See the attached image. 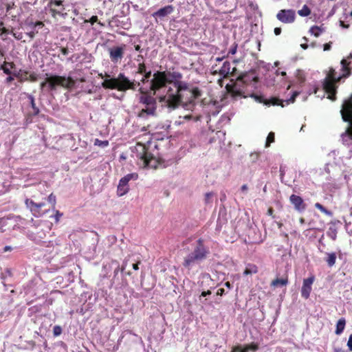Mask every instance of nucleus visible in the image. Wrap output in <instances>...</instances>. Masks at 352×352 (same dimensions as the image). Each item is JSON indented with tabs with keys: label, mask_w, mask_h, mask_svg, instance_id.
<instances>
[{
	"label": "nucleus",
	"mask_w": 352,
	"mask_h": 352,
	"mask_svg": "<svg viewBox=\"0 0 352 352\" xmlns=\"http://www.w3.org/2000/svg\"><path fill=\"white\" fill-rule=\"evenodd\" d=\"M101 78H105L102 82V87L105 89H116L119 91H126L129 89L135 90L137 86H140V82L131 81L124 73H120L116 78H110L107 73L104 74L100 73L98 74Z\"/></svg>",
	"instance_id": "obj_1"
},
{
	"label": "nucleus",
	"mask_w": 352,
	"mask_h": 352,
	"mask_svg": "<svg viewBox=\"0 0 352 352\" xmlns=\"http://www.w3.org/2000/svg\"><path fill=\"white\" fill-rule=\"evenodd\" d=\"M76 81L70 76L65 77L59 75H52L45 78V80L40 84L41 89L47 88L48 91H54L58 86L67 89H72Z\"/></svg>",
	"instance_id": "obj_2"
},
{
	"label": "nucleus",
	"mask_w": 352,
	"mask_h": 352,
	"mask_svg": "<svg viewBox=\"0 0 352 352\" xmlns=\"http://www.w3.org/2000/svg\"><path fill=\"white\" fill-rule=\"evenodd\" d=\"M138 91L141 94L139 98V103L144 104L145 107L139 111L138 116L144 118L145 115L155 116L157 110L156 98L151 96L148 91H145L142 87H140Z\"/></svg>",
	"instance_id": "obj_3"
},
{
	"label": "nucleus",
	"mask_w": 352,
	"mask_h": 352,
	"mask_svg": "<svg viewBox=\"0 0 352 352\" xmlns=\"http://www.w3.org/2000/svg\"><path fill=\"white\" fill-rule=\"evenodd\" d=\"M168 77L173 78H181L179 73L170 72H160L157 71L153 74V78L151 80L150 91L153 92V95H155L156 92L161 89L165 87L167 83L172 82Z\"/></svg>",
	"instance_id": "obj_4"
},
{
	"label": "nucleus",
	"mask_w": 352,
	"mask_h": 352,
	"mask_svg": "<svg viewBox=\"0 0 352 352\" xmlns=\"http://www.w3.org/2000/svg\"><path fill=\"white\" fill-rule=\"evenodd\" d=\"M133 157L138 159L140 162L138 164L144 167H153L151 162L154 160L153 155L148 151V148L145 144L137 143L133 150Z\"/></svg>",
	"instance_id": "obj_5"
},
{
	"label": "nucleus",
	"mask_w": 352,
	"mask_h": 352,
	"mask_svg": "<svg viewBox=\"0 0 352 352\" xmlns=\"http://www.w3.org/2000/svg\"><path fill=\"white\" fill-rule=\"evenodd\" d=\"M174 85L177 88L176 94L172 93L173 89L171 87H169L167 91L168 98L166 100V106L171 109H175L179 105L182 100L180 92L187 89V86L182 85L181 82H175Z\"/></svg>",
	"instance_id": "obj_6"
},
{
	"label": "nucleus",
	"mask_w": 352,
	"mask_h": 352,
	"mask_svg": "<svg viewBox=\"0 0 352 352\" xmlns=\"http://www.w3.org/2000/svg\"><path fill=\"white\" fill-rule=\"evenodd\" d=\"M250 81H254L256 83L258 81V78L257 76H253L250 78L248 74H243L237 78V82L232 85H227L226 89L228 93H230L232 96H243L244 98L246 96H244L243 90L239 87V82H242L244 84H248Z\"/></svg>",
	"instance_id": "obj_7"
},
{
	"label": "nucleus",
	"mask_w": 352,
	"mask_h": 352,
	"mask_svg": "<svg viewBox=\"0 0 352 352\" xmlns=\"http://www.w3.org/2000/svg\"><path fill=\"white\" fill-rule=\"evenodd\" d=\"M138 178V175L136 173H129L122 177L117 188V195L122 197L126 195L129 191V182L131 180H136Z\"/></svg>",
	"instance_id": "obj_8"
},
{
	"label": "nucleus",
	"mask_w": 352,
	"mask_h": 352,
	"mask_svg": "<svg viewBox=\"0 0 352 352\" xmlns=\"http://www.w3.org/2000/svg\"><path fill=\"white\" fill-rule=\"evenodd\" d=\"M25 204L36 217H40L48 212V210H43V208L45 206V202L36 203L32 199L27 198L25 200Z\"/></svg>",
	"instance_id": "obj_9"
},
{
	"label": "nucleus",
	"mask_w": 352,
	"mask_h": 352,
	"mask_svg": "<svg viewBox=\"0 0 352 352\" xmlns=\"http://www.w3.org/2000/svg\"><path fill=\"white\" fill-rule=\"evenodd\" d=\"M47 7L53 18H56L57 16H64L67 14L64 13L65 8L63 1L62 0H49Z\"/></svg>",
	"instance_id": "obj_10"
},
{
	"label": "nucleus",
	"mask_w": 352,
	"mask_h": 352,
	"mask_svg": "<svg viewBox=\"0 0 352 352\" xmlns=\"http://www.w3.org/2000/svg\"><path fill=\"white\" fill-rule=\"evenodd\" d=\"M126 45L116 46L109 49V58L113 63H118L124 57Z\"/></svg>",
	"instance_id": "obj_11"
},
{
	"label": "nucleus",
	"mask_w": 352,
	"mask_h": 352,
	"mask_svg": "<svg viewBox=\"0 0 352 352\" xmlns=\"http://www.w3.org/2000/svg\"><path fill=\"white\" fill-rule=\"evenodd\" d=\"M278 21L283 23H292L296 19V12L294 10H280L276 14Z\"/></svg>",
	"instance_id": "obj_12"
},
{
	"label": "nucleus",
	"mask_w": 352,
	"mask_h": 352,
	"mask_svg": "<svg viewBox=\"0 0 352 352\" xmlns=\"http://www.w3.org/2000/svg\"><path fill=\"white\" fill-rule=\"evenodd\" d=\"M191 253L196 255L203 261L207 258V256L209 254V250L205 246L203 239L200 238L197 241L196 245Z\"/></svg>",
	"instance_id": "obj_13"
},
{
	"label": "nucleus",
	"mask_w": 352,
	"mask_h": 352,
	"mask_svg": "<svg viewBox=\"0 0 352 352\" xmlns=\"http://www.w3.org/2000/svg\"><path fill=\"white\" fill-rule=\"evenodd\" d=\"M315 280V276L311 275L307 278H305L301 287V296L305 299H308L312 290V285Z\"/></svg>",
	"instance_id": "obj_14"
},
{
	"label": "nucleus",
	"mask_w": 352,
	"mask_h": 352,
	"mask_svg": "<svg viewBox=\"0 0 352 352\" xmlns=\"http://www.w3.org/2000/svg\"><path fill=\"white\" fill-rule=\"evenodd\" d=\"M331 79H325L323 83V89L328 94V98L334 100L336 99V83Z\"/></svg>",
	"instance_id": "obj_15"
},
{
	"label": "nucleus",
	"mask_w": 352,
	"mask_h": 352,
	"mask_svg": "<svg viewBox=\"0 0 352 352\" xmlns=\"http://www.w3.org/2000/svg\"><path fill=\"white\" fill-rule=\"evenodd\" d=\"M250 96L251 98H253L255 99V100L259 102H263V97L261 96H258L255 94H252L250 95ZM284 100H280L278 98H270V100H265L264 101V103L265 104H269V105H273V106H281L282 107H285V104H284Z\"/></svg>",
	"instance_id": "obj_16"
},
{
	"label": "nucleus",
	"mask_w": 352,
	"mask_h": 352,
	"mask_svg": "<svg viewBox=\"0 0 352 352\" xmlns=\"http://www.w3.org/2000/svg\"><path fill=\"white\" fill-rule=\"evenodd\" d=\"M289 201L296 210L302 212L306 209V204L301 197L293 194L290 196Z\"/></svg>",
	"instance_id": "obj_17"
},
{
	"label": "nucleus",
	"mask_w": 352,
	"mask_h": 352,
	"mask_svg": "<svg viewBox=\"0 0 352 352\" xmlns=\"http://www.w3.org/2000/svg\"><path fill=\"white\" fill-rule=\"evenodd\" d=\"M342 117L344 121H349L352 118V96L343 105L341 110Z\"/></svg>",
	"instance_id": "obj_18"
},
{
	"label": "nucleus",
	"mask_w": 352,
	"mask_h": 352,
	"mask_svg": "<svg viewBox=\"0 0 352 352\" xmlns=\"http://www.w3.org/2000/svg\"><path fill=\"white\" fill-rule=\"evenodd\" d=\"M173 11L174 7L172 5H168L159 9L157 11L153 12L152 14V16L155 19H163L167 16L168 15L170 14Z\"/></svg>",
	"instance_id": "obj_19"
},
{
	"label": "nucleus",
	"mask_w": 352,
	"mask_h": 352,
	"mask_svg": "<svg viewBox=\"0 0 352 352\" xmlns=\"http://www.w3.org/2000/svg\"><path fill=\"white\" fill-rule=\"evenodd\" d=\"M202 261L203 260L200 259L196 255L190 253L184 258V261L182 264L184 267L190 270L195 264L198 263Z\"/></svg>",
	"instance_id": "obj_20"
},
{
	"label": "nucleus",
	"mask_w": 352,
	"mask_h": 352,
	"mask_svg": "<svg viewBox=\"0 0 352 352\" xmlns=\"http://www.w3.org/2000/svg\"><path fill=\"white\" fill-rule=\"evenodd\" d=\"M230 69H231L230 63L228 61H226L223 63L222 67L219 69V74L221 76H223L224 78H226V77L229 76L230 75L234 76V72L236 70V68L234 67L232 69V72L230 71Z\"/></svg>",
	"instance_id": "obj_21"
},
{
	"label": "nucleus",
	"mask_w": 352,
	"mask_h": 352,
	"mask_svg": "<svg viewBox=\"0 0 352 352\" xmlns=\"http://www.w3.org/2000/svg\"><path fill=\"white\" fill-rule=\"evenodd\" d=\"M16 67L13 62L4 61L3 64L0 65V69H2L6 74L11 75V69H14Z\"/></svg>",
	"instance_id": "obj_22"
},
{
	"label": "nucleus",
	"mask_w": 352,
	"mask_h": 352,
	"mask_svg": "<svg viewBox=\"0 0 352 352\" xmlns=\"http://www.w3.org/2000/svg\"><path fill=\"white\" fill-rule=\"evenodd\" d=\"M32 27L33 29H35L36 28H42L44 26V23L42 21H36L35 23H31L30 24ZM38 33V31H35L34 30L29 32L27 33V35L31 38L33 39L36 35V34Z\"/></svg>",
	"instance_id": "obj_23"
},
{
	"label": "nucleus",
	"mask_w": 352,
	"mask_h": 352,
	"mask_svg": "<svg viewBox=\"0 0 352 352\" xmlns=\"http://www.w3.org/2000/svg\"><path fill=\"white\" fill-rule=\"evenodd\" d=\"M258 272V267L253 263L247 264L245 269L243 272V275H252L253 274H256Z\"/></svg>",
	"instance_id": "obj_24"
},
{
	"label": "nucleus",
	"mask_w": 352,
	"mask_h": 352,
	"mask_svg": "<svg viewBox=\"0 0 352 352\" xmlns=\"http://www.w3.org/2000/svg\"><path fill=\"white\" fill-rule=\"evenodd\" d=\"M345 325H346V320L345 318H342L340 319H339V320L338 321L337 324H336V335H340L344 328H345Z\"/></svg>",
	"instance_id": "obj_25"
},
{
	"label": "nucleus",
	"mask_w": 352,
	"mask_h": 352,
	"mask_svg": "<svg viewBox=\"0 0 352 352\" xmlns=\"http://www.w3.org/2000/svg\"><path fill=\"white\" fill-rule=\"evenodd\" d=\"M350 62L346 60V59H342L341 60L342 70L343 72L342 76L346 77L349 76L351 74V69L349 67Z\"/></svg>",
	"instance_id": "obj_26"
},
{
	"label": "nucleus",
	"mask_w": 352,
	"mask_h": 352,
	"mask_svg": "<svg viewBox=\"0 0 352 352\" xmlns=\"http://www.w3.org/2000/svg\"><path fill=\"white\" fill-rule=\"evenodd\" d=\"M288 283V278L287 276H286L285 278H276L274 280H273L272 282H271V287H277L278 285H280V286H285L287 285Z\"/></svg>",
	"instance_id": "obj_27"
},
{
	"label": "nucleus",
	"mask_w": 352,
	"mask_h": 352,
	"mask_svg": "<svg viewBox=\"0 0 352 352\" xmlns=\"http://www.w3.org/2000/svg\"><path fill=\"white\" fill-rule=\"evenodd\" d=\"M329 267H332L335 265L336 261V254L335 252L327 253V258L325 259Z\"/></svg>",
	"instance_id": "obj_28"
},
{
	"label": "nucleus",
	"mask_w": 352,
	"mask_h": 352,
	"mask_svg": "<svg viewBox=\"0 0 352 352\" xmlns=\"http://www.w3.org/2000/svg\"><path fill=\"white\" fill-rule=\"evenodd\" d=\"M28 99L30 100V105L33 109L34 115H38L39 113V109L36 107L35 103L34 97L30 94L28 96Z\"/></svg>",
	"instance_id": "obj_29"
},
{
	"label": "nucleus",
	"mask_w": 352,
	"mask_h": 352,
	"mask_svg": "<svg viewBox=\"0 0 352 352\" xmlns=\"http://www.w3.org/2000/svg\"><path fill=\"white\" fill-rule=\"evenodd\" d=\"M298 14L300 16H308L311 14V9L307 5H304L302 9L298 11Z\"/></svg>",
	"instance_id": "obj_30"
},
{
	"label": "nucleus",
	"mask_w": 352,
	"mask_h": 352,
	"mask_svg": "<svg viewBox=\"0 0 352 352\" xmlns=\"http://www.w3.org/2000/svg\"><path fill=\"white\" fill-rule=\"evenodd\" d=\"M309 32L316 37H318L322 33V29L317 25H314L310 28Z\"/></svg>",
	"instance_id": "obj_31"
},
{
	"label": "nucleus",
	"mask_w": 352,
	"mask_h": 352,
	"mask_svg": "<svg viewBox=\"0 0 352 352\" xmlns=\"http://www.w3.org/2000/svg\"><path fill=\"white\" fill-rule=\"evenodd\" d=\"M9 218L3 217L0 219V230L1 232H3L6 230V227L8 224Z\"/></svg>",
	"instance_id": "obj_32"
},
{
	"label": "nucleus",
	"mask_w": 352,
	"mask_h": 352,
	"mask_svg": "<svg viewBox=\"0 0 352 352\" xmlns=\"http://www.w3.org/2000/svg\"><path fill=\"white\" fill-rule=\"evenodd\" d=\"M315 207L320 210L322 213L327 214V215H329V216H331L332 215V212L328 210H327L322 204H320V203H316L315 204Z\"/></svg>",
	"instance_id": "obj_33"
},
{
	"label": "nucleus",
	"mask_w": 352,
	"mask_h": 352,
	"mask_svg": "<svg viewBox=\"0 0 352 352\" xmlns=\"http://www.w3.org/2000/svg\"><path fill=\"white\" fill-rule=\"evenodd\" d=\"M340 77H336V72L334 69H331L327 78L325 79H331L334 82H338L340 80Z\"/></svg>",
	"instance_id": "obj_34"
},
{
	"label": "nucleus",
	"mask_w": 352,
	"mask_h": 352,
	"mask_svg": "<svg viewBox=\"0 0 352 352\" xmlns=\"http://www.w3.org/2000/svg\"><path fill=\"white\" fill-rule=\"evenodd\" d=\"M243 349L244 351H245V352H248V351H250V350L256 351L258 349V346L257 344L252 343L250 344H245V345L243 346Z\"/></svg>",
	"instance_id": "obj_35"
},
{
	"label": "nucleus",
	"mask_w": 352,
	"mask_h": 352,
	"mask_svg": "<svg viewBox=\"0 0 352 352\" xmlns=\"http://www.w3.org/2000/svg\"><path fill=\"white\" fill-rule=\"evenodd\" d=\"M151 76V71H147L146 72L144 73L143 74V77L141 79L140 82H139L140 83V85L139 86L140 87H141V84L142 83H145L146 81H148V80L150 78V77ZM135 82H138L135 80H133ZM138 86L136 87V88L138 87Z\"/></svg>",
	"instance_id": "obj_36"
},
{
	"label": "nucleus",
	"mask_w": 352,
	"mask_h": 352,
	"mask_svg": "<svg viewBox=\"0 0 352 352\" xmlns=\"http://www.w3.org/2000/svg\"><path fill=\"white\" fill-rule=\"evenodd\" d=\"M296 77L300 83L304 82L305 80V74H304L303 71H302L300 69H298L296 71Z\"/></svg>",
	"instance_id": "obj_37"
},
{
	"label": "nucleus",
	"mask_w": 352,
	"mask_h": 352,
	"mask_svg": "<svg viewBox=\"0 0 352 352\" xmlns=\"http://www.w3.org/2000/svg\"><path fill=\"white\" fill-rule=\"evenodd\" d=\"M327 236L330 237L332 240L335 241L337 237V230L335 228H329L327 232Z\"/></svg>",
	"instance_id": "obj_38"
},
{
	"label": "nucleus",
	"mask_w": 352,
	"mask_h": 352,
	"mask_svg": "<svg viewBox=\"0 0 352 352\" xmlns=\"http://www.w3.org/2000/svg\"><path fill=\"white\" fill-rule=\"evenodd\" d=\"M275 140V134L274 132H270L266 140L265 146H270L271 143H273Z\"/></svg>",
	"instance_id": "obj_39"
},
{
	"label": "nucleus",
	"mask_w": 352,
	"mask_h": 352,
	"mask_svg": "<svg viewBox=\"0 0 352 352\" xmlns=\"http://www.w3.org/2000/svg\"><path fill=\"white\" fill-rule=\"evenodd\" d=\"M94 145L104 148L109 145V141L108 140H100L99 139H96L94 141Z\"/></svg>",
	"instance_id": "obj_40"
},
{
	"label": "nucleus",
	"mask_w": 352,
	"mask_h": 352,
	"mask_svg": "<svg viewBox=\"0 0 352 352\" xmlns=\"http://www.w3.org/2000/svg\"><path fill=\"white\" fill-rule=\"evenodd\" d=\"M146 67L144 62L140 63L138 65V69L136 73L139 74H143L146 72Z\"/></svg>",
	"instance_id": "obj_41"
},
{
	"label": "nucleus",
	"mask_w": 352,
	"mask_h": 352,
	"mask_svg": "<svg viewBox=\"0 0 352 352\" xmlns=\"http://www.w3.org/2000/svg\"><path fill=\"white\" fill-rule=\"evenodd\" d=\"M47 201L52 204V209L54 210L56 204V195L54 193H51L47 197Z\"/></svg>",
	"instance_id": "obj_42"
},
{
	"label": "nucleus",
	"mask_w": 352,
	"mask_h": 352,
	"mask_svg": "<svg viewBox=\"0 0 352 352\" xmlns=\"http://www.w3.org/2000/svg\"><path fill=\"white\" fill-rule=\"evenodd\" d=\"M86 22H89L91 25H93L95 23H98V24L101 26L104 27L105 25L104 23H102L100 21H98V16H92L89 21H86Z\"/></svg>",
	"instance_id": "obj_43"
},
{
	"label": "nucleus",
	"mask_w": 352,
	"mask_h": 352,
	"mask_svg": "<svg viewBox=\"0 0 352 352\" xmlns=\"http://www.w3.org/2000/svg\"><path fill=\"white\" fill-rule=\"evenodd\" d=\"M299 92L298 91H294L292 94V96L290 97V98L286 100H284L285 103L288 105L290 103H293L294 102L295 100H296V98L299 95Z\"/></svg>",
	"instance_id": "obj_44"
},
{
	"label": "nucleus",
	"mask_w": 352,
	"mask_h": 352,
	"mask_svg": "<svg viewBox=\"0 0 352 352\" xmlns=\"http://www.w3.org/2000/svg\"><path fill=\"white\" fill-rule=\"evenodd\" d=\"M192 96L194 99L199 98L201 95V92L198 87H195L192 89Z\"/></svg>",
	"instance_id": "obj_45"
},
{
	"label": "nucleus",
	"mask_w": 352,
	"mask_h": 352,
	"mask_svg": "<svg viewBox=\"0 0 352 352\" xmlns=\"http://www.w3.org/2000/svg\"><path fill=\"white\" fill-rule=\"evenodd\" d=\"M62 333V328L59 325H55L53 327V335L55 337L60 336Z\"/></svg>",
	"instance_id": "obj_46"
},
{
	"label": "nucleus",
	"mask_w": 352,
	"mask_h": 352,
	"mask_svg": "<svg viewBox=\"0 0 352 352\" xmlns=\"http://www.w3.org/2000/svg\"><path fill=\"white\" fill-rule=\"evenodd\" d=\"M11 34H12V36L16 39V40H19V41H22L23 38V34L22 32H13L12 31L11 32Z\"/></svg>",
	"instance_id": "obj_47"
},
{
	"label": "nucleus",
	"mask_w": 352,
	"mask_h": 352,
	"mask_svg": "<svg viewBox=\"0 0 352 352\" xmlns=\"http://www.w3.org/2000/svg\"><path fill=\"white\" fill-rule=\"evenodd\" d=\"M237 47H238V45L236 43H234V44L230 47L227 56L229 54H232V55L235 54L236 53Z\"/></svg>",
	"instance_id": "obj_48"
},
{
	"label": "nucleus",
	"mask_w": 352,
	"mask_h": 352,
	"mask_svg": "<svg viewBox=\"0 0 352 352\" xmlns=\"http://www.w3.org/2000/svg\"><path fill=\"white\" fill-rule=\"evenodd\" d=\"M28 79V81L36 82L38 80V75L36 73L32 72L29 74Z\"/></svg>",
	"instance_id": "obj_49"
},
{
	"label": "nucleus",
	"mask_w": 352,
	"mask_h": 352,
	"mask_svg": "<svg viewBox=\"0 0 352 352\" xmlns=\"http://www.w3.org/2000/svg\"><path fill=\"white\" fill-rule=\"evenodd\" d=\"M231 352H245V351L243 350V346L236 345L232 348Z\"/></svg>",
	"instance_id": "obj_50"
},
{
	"label": "nucleus",
	"mask_w": 352,
	"mask_h": 352,
	"mask_svg": "<svg viewBox=\"0 0 352 352\" xmlns=\"http://www.w3.org/2000/svg\"><path fill=\"white\" fill-rule=\"evenodd\" d=\"M28 72L27 71H25L23 72V74H22L21 75V78H20V82H24V81H28Z\"/></svg>",
	"instance_id": "obj_51"
},
{
	"label": "nucleus",
	"mask_w": 352,
	"mask_h": 352,
	"mask_svg": "<svg viewBox=\"0 0 352 352\" xmlns=\"http://www.w3.org/2000/svg\"><path fill=\"white\" fill-rule=\"evenodd\" d=\"M62 216H63L62 212H60L59 210H56V212L54 214V218H55V221L56 223L59 221V219Z\"/></svg>",
	"instance_id": "obj_52"
},
{
	"label": "nucleus",
	"mask_w": 352,
	"mask_h": 352,
	"mask_svg": "<svg viewBox=\"0 0 352 352\" xmlns=\"http://www.w3.org/2000/svg\"><path fill=\"white\" fill-rule=\"evenodd\" d=\"M347 346L349 348V351H352V334H351L349 337V340L347 342Z\"/></svg>",
	"instance_id": "obj_53"
},
{
	"label": "nucleus",
	"mask_w": 352,
	"mask_h": 352,
	"mask_svg": "<svg viewBox=\"0 0 352 352\" xmlns=\"http://www.w3.org/2000/svg\"><path fill=\"white\" fill-rule=\"evenodd\" d=\"M167 98H168V95L166 94V96H162L159 97L158 99H159L160 102H164L166 104Z\"/></svg>",
	"instance_id": "obj_54"
},
{
	"label": "nucleus",
	"mask_w": 352,
	"mask_h": 352,
	"mask_svg": "<svg viewBox=\"0 0 352 352\" xmlns=\"http://www.w3.org/2000/svg\"><path fill=\"white\" fill-rule=\"evenodd\" d=\"M60 52L63 55H67L69 54V50L67 47H61Z\"/></svg>",
	"instance_id": "obj_55"
},
{
	"label": "nucleus",
	"mask_w": 352,
	"mask_h": 352,
	"mask_svg": "<svg viewBox=\"0 0 352 352\" xmlns=\"http://www.w3.org/2000/svg\"><path fill=\"white\" fill-rule=\"evenodd\" d=\"M282 30H281V28H274V34L278 36V35H280V33H281Z\"/></svg>",
	"instance_id": "obj_56"
},
{
	"label": "nucleus",
	"mask_w": 352,
	"mask_h": 352,
	"mask_svg": "<svg viewBox=\"0 0 352 352\" xmlns=\"http://www.w3.org/2000/svg\"><path fill=\"white\" fill-rule=\"evenodd\" d=\"M225 293V290L223 288H219L217 292V295L223 296Z\"/></svg>",
	"instance_id": "obj_57"
},
{
	"label": "nucleus",
	"mask_w": 352,
	"mask_h": 352,
	"mask_svg": "<svg viewBox=\"0 0 352 352\" xmlns=\"http://www.w3.org/2000/svg\"><path fill=\"white\" fill-rule=\"evenodd\" d=\"M12 80H14V77L10 75L6 78L5 82L8 84L11 82Z\"/></svg>",
	"instance_id": "obj_58"
},
{
	"label": "nucleus",
	"mask_w": 352,
	"mask_h": 352,
	"mask_svg": "<svg viewBox=\"0 0 352 352\" xmlns=\"http://www.w3.org/2000/svg\"><path fill=\"white\" fill-rule=\"evenodd\" d=\"M212 194L211 192H207L205 195V200H206V202H208L209 201V199L210 198L212 197Z\"/></svg>",
	"instance_id": "obj_59"
},
{
	"label": "nucleus",
	"mask_w": 352,
	"mask_h": 352,
	"mask_svg": "<svg viewBox=\"0 0 352 352\" xmlns=\"http://www.w3.org/2000/svg\"><path fill=\"white\" fill-rule=\"evenodd\" d=\"M12 74L13 75V77H16L20 80L21 75L22 74H21L20 72H12Z\"/></svg>",
	"instance_id": "obj_60"
},
{
	"label": "nucleus",
	"mask_w": 352,
	"mask_h": 352,
	"mask_svg": "<svg viewBox=\"0 0 352 352\" xmlns=\"http://www.w3.org/2000/svg\"><path fill=\"white\" fill-rule=\"evenodd\" d=\"M273 214H274V209L272 208H270L267 210V214L270 216H272L273 218H274V216L273 215Z\"/></svg>",
	"instance_id": "obj_61"
},
{
	"label": "nucleus",
	"mask_w": 352,
	"mask_h": 352,
	"mask_svg": "<svg viewBox=\"0 0 352 352\" xmlns=\"http://www.w3.org/2000/svg\"><path fill=\"white\" fill-rule=\"evenodd\" d=\"M211 294V292L210 290H208V291H206V292H201V296H203V297H205L208 295H210Z\"/></svg>",
	"instance_id": "obj_62"
},
{
	"label": "nucleus",
	"mask_w": 352,
	"mask_h": 352,
	"mask_svg": "<svg viewBox=\"0 0 352 352\" xmlns=\"http://www.w3.org/2000/svg\"><path fill=\"white\" fill-rule=\"evenodd\" d=\"M331 43H326L324 45V50L327 51L331 49Z\"/></svg>",
	"instance_id": "obj_63"
},
{
	"label": "nucleus",
	"mask_w": 352,
	"mask_h": 352,
	"mask_svg": "<svg viewBox=\"0 0 352 352\" xmlns=\"http://www.w3.org/2000/svg\"><path fill=\"white\" fill-rule=\"evenodd\" d=\"M3 33H8V30L6 28H3L0 29V36Z\"/></svg>",
	"instance_id": "obj_64"
}]
</instances>
